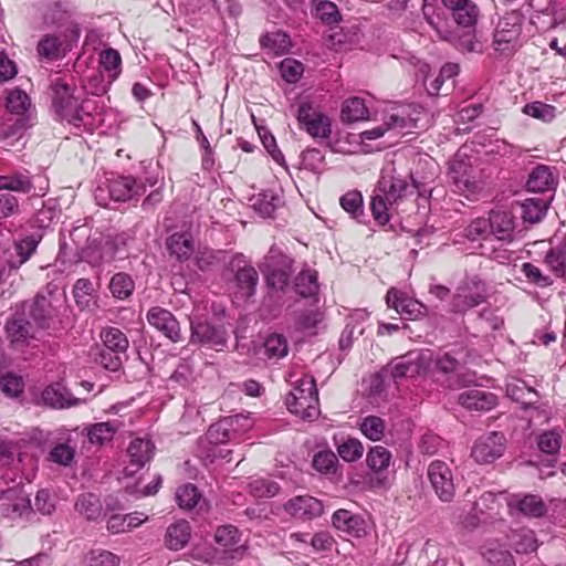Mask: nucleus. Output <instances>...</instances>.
<instances>
[{"instance_id": "nucleus-19", "label": "nucleus", "mask_w": 566, "mask_h": 566, "mask_svg": "<svg viewBox=\"0 0 566 566\" xmlns=\"http://www.w3.org/2000/svg\"><path fill=\"white\" fill-rule=\"evenodd\" d=\"M115 256V248L111 240L99 238L92 239L86 247L81 250V260L92 266H98L103 262H109Z\"/></svg>"}, {"instance_id": "nucleus-13", "label": "nucleus", "mask_w": 566, "mask_h": 566, "mask_svg": "<svg viewBox=\"0 0 566 566\" xmlns=\"http://www.w3.org/2000/svg\"><path fill=\"white\" fill-rule=\"evenodd\" d=\"M428 478L437 496L443 502L452 501L455 494L453 472L449 464L434 460L428 467Z\"/></svg>"}, {"instance_id": "nucleus-18", "label": "nucleus", "mask_w": 566, "mask_h": 566, "mask_svg": "<svg viewBox=\"0 0 566 566\" xmlns=\"http://www.w3.org/2000/svg\"><path fill=\"white\" fill-rule=\"evenodd\" d=\"M109 197L115 201H127L145 193L146 185L132 176H118L108 181Z\"/></svg>"}, {"instance_id": "nucleus-16", "label": "nucleus", "mask_w": 566, "mask_h": 566, "mask_svg": "<svg viewBox=\"0 0 566 566\" xmlns=\"http://www.w3.org/2000/svg\"><path fill=\"white\" fill-rule=\"evenodd\" d=\"M147 321L171 342L177 343L181 339L179 323L168 310L158 306L151 307L147 313Z\"/></svg>"}, {"instance_id": "nucleus-60", "label": "nucleus", "mask_w": 566, "mask_h": 566, "mask_svg": "<svg viewBox=\"0 0 566 566\" xmlns=\"http://www.w3.org/2000/svg\"><path fill=\"white\" fill-rule=\"evenodd\" d=\"M338 459L331 450L317 452L313 458V467L321 473H334L337 469Z\"/></svg>"}, {"instance_id": "nucleus-33", "label": "nucleus", "mask_w": 566, "mask_h": 566, "mask_svg": "<svg viewBox=\"0 0 566 566\" xmlns=\"http://www.w3.org/2000/svg\"><path fill=\"white\" fill-rule=\"evenodd\" d=\"M74 509L87 521H96L103 513L102 501L99 496L94 493H83L78 495Z\"/></svg>"}, {"instance_id": "nucleus-40", "label": "nucleus", "mask_w": 566, "mask_h": 566, "mask_svg": "<svg viewBox=\"0 0 566 566\" xmlns=\"http://www.w3.org/2000/svg\"><path fill=\"white\" fill-rule=\"evenodd\" d=\"M368 108L359 97H352L344 102L342 107V119L346 123H353L367 119Z\"/></svg>"}, {"instance_id": "nucleus-29", "label": "nucleus", "mask_w": 566, "mask_h": 566, "mask_svg": "<svg viewBox=\"0 0 566 566\" xmlns=\"http://www.w3.org/2000/svg\"><path fill=\"white\" fill-rule=\"evenodd\" d=\"M120 427L122 423L116 420L91 424L85 429L87 440L93 446L103 447L113 440Z\"/></svg>"}, {"instance_id": "nucleus-45", "label": "nucleus", "mask_w": 566, "mask_h": 566, "mask_svg": "<svg viewBox=\"0 0 566 566\" xmlns=\"http://www.w3.org/2000/svg\"><path fill=\"white\" fill-rule=\"evenodd\" d=\"M366 462L371 471L380 473L388 469L391 462V453L382 446H375L368 451Z\"/></svg>"}, {"instance_id": "nucleus-44", "label": "nucleus", "mask_w": 566, "mask_h": 566, "mask_svg": "<svg viewBox=\"0 0 566 566\" xmlns=\"http://www.w3.org/2000/svg\"><path fill=\"white\" fill-rule=\"evenodd\" d=\"M336 449L338 455L346 462H355L363 457L364 446L355 438H346L340 441H336Z\"/></svg>"}, {"instance_id": "nucleus-4", "label": "nucleus", "mask_w": 566, "mask_h": 566, "mask_svg": "<svg viewBox=\"0 0 566 566\" xmlns=\"http://www.w3.org/2000/svg\"><path fill=\"white\" fill-rule=\"evenodd\" d=\"M524 14L520 10H511L500 17L493 31V49L503 55H511L521 45Z\"/></svg>"}, {"instance_id": "nucleus-21", "label": "nucleus", "mask_w": 566, "mask_h": 566, "mask_svg": "<svg viewBox=\"0 0 566 566\" xmlns=\"http://www.w3.org/2000/svg\"><path fill=\"white\" fill-rule=\"evenodd\" d=\"M459 403L468 410L489 411L497 403L496 396L481 388H470L458 397Z\"/></svg>"}, {"instance_id": "nucleus-56", "label": "nucleus", "mask_w": 566, "mask_h": 566, "mask_svg": "<svg viewBox=\"0 0 566 566\" xmlns=\"http://www.w3.org/2000/svg\"><path fill=\"white\" fill-rule=\"evenodd\" d=\"M230 424L224 420L220 419L218 422L211 424L207 431V440L211 444H221L234 441V438L229 430Z\"/></svg>"}, {"instance_id": "nucleus-6", "label": "nucleus", "mask_w": 566, "mask_h": 566, "mask_svg": "<svg viewBox=\"0 0 566 566\" xmlns=\"http://www.w3.org/2000/svg\"><path fill=\"white\" fill-rule=\"evenodd\" d=\"M293 260L279 248L271 247L264 256L260 270L270 287L282 291L289 284L292 274Z\"/></svg>"}, {"instance_id": "nucleus-32", "label": "nucleus", "mask_w": 566, "mask_h": 566, "mask_svg": "<svg viewBox=\"0 0 566 566\" xmlns=\"http://www.w3.org/2000/svg\"><path fill=\"white\" fill-rule=\"evenodd\" d=\"M30 316L41 328H50L55 316V308L44 295H36L30 308Z\"/></svg>"}, {"instance_id": "nucleus-2", "label": "nucleus", "mask_w": 566, "mask_h": 566, "mask_svg": "<svg viewBox=\"0 0 566 566\" xmlns=\"http://www.w3.org/2000/svg\"><path fill=\"white\" fill-rule=\"evenodd\" d=\"M214 541L223 547V549L207 547L202 553L196 551L193 556L202 558L211 566H231L245 551L243 546L232 548V546L239 542V531L232 525L218 527L214 534Z\"/></svg>"}, {"instance_id": "nucleus-14", "label": "nucleus", "mask_w": 566, "mask_h": 566, "mask_svg": "<svg viewBox=\"0 0 566 566\" xmlns=\"http://www.w3.org/2000/svg\"><path fill=\"white\" fill-rule=\"evenodd\" d=\"M505 443L503 433L495 431L485 433L475 441L471 455L478 463H492L503 455Z\"/></svg>"}, {"instance_id": "nucleus-12", "label": "nucleus", "mask_w": 566, "mask_h": 566, "mask_svg": "<svg viewBox=\"0 0 566 566\" xmlns=\"http://www.w3.org/2000/svg\"><path fill=\"white\" fill-rule=\"evenodd\" d=\"M488 296L486 284L478 277L465 281L453 296L451 310L464 313L485 302Z\"/></svg>"}, {"instance_id": "nucleus-7", "label": "nucleus", "mask_w": 566, "mask_h": 566, "mask_svg": "<svg viewBox=\"0 0 566 566\" xmlns=\"http://www.w3.org/2000/svg\"><path fill=\"white\" fill-rule=\"evenodd\" d=\"M53 106L61 118L71 124L78 125L88 116L85 103H80L73 90L65 83L56 82L53 86Z\"/></svg>"}, {"instance_id": "nucleus-62", "label": "nucleus", "mask_w": 566, "mask_h": 566, "mask_svg": "<svg viewBox=\"0 0 566 566\" xmlns=\"http://www.w3.org/2000/svg\"><path fill=\"white\" fill-rule=\"evenodd\" d=\"M340 206L342 208L348 212L354 219H358L364 210H363V196L358 191H349L340 197Z\"/></svg>"}, {"instance_id": "nucleus-39", "label": "nucleus", "mask_w": 566, "mask_h": 566, "mask_svg": "<svg viewBox=\"0 0 566 566\" xmlns=\"http://www.w3.org/2000/svg\"><path fill=\"white\" fill-rule=\"evenodd\" d=\"M280 205V196L271 190L259 193L252 202L253 209L264 218L272 217Z\"/></svg>"}, {"instance_id": "nucleus-27", "label": "nucleus", "mask_w": 566, "mask_h": 566, "mask_svg": "<svg viewBox=\"0 0 566 566\" xmlns=\"http://www.w3.org/2000/svg\"><path fill=\"white\" fill-rule=\"evenodd\" d=\"M127 454L130 465L135 467V471H137L153 459L155 444L150 439L135 438L129 442Z\"/></svg>"}, {"instance_id": "nucleus-17", "label": "nucleus", "mask_w": 566, "mask_h": 566, "mask_svg": "<svg viewBox=\"0 0 566 566\" xmlns=\"http://www.w3.org/2000/svg\"><path fill=\"white\" fill-rule=\"evenodd\" d=\"M0 511L11 518L28 516L32 512L31 501L21 490L10 489L0 497Z\"/></svg>"}, {"instance_id": "nucleus-63", "label": "nucleus", "mask_w": 566, "mask_h": 566, "mask_svg": "<svg viewBox=\"0 0 566 566\" xmlns=\"http://www.w3.org/2000/svg\"><path fill=\"white\" fill-rule=\"evenodd\" d=\"M314 15L326 24H335L339 20V12L335 3L319 1L315 4Z\"/></svg>"}, {"instance_id": "nucleus-11", "label": "nucleus", "mask_w": 566, "mask_h": 566, "mask_svg": "<svg viewBox=\"0 0 566 566\" xmlns=\"http://www.w3.org/2000/svg\"><path fill=\"white\" fill-rule=\"evenodd\" d=\"M6 107L7 109L19 117L11 125H6L1 130V136L3 138L14 137L21 135V133L27 128V119L24 115L31 108V99L29 95L15 87L13 90H9L6 96Z\"/></svg>"}, {"instance_id": "nucleus-54", "label": "nucleus", "mask_w": 566, "mask_h": 566, "mask_svg": "<svg viewBox=\"0 0 566 566\" xmlns=\"http://www.w3.org/2000/svg\"><path fill=\"white\" fill-rule=\"evenodd\" d=\"M200 496L197 486L191 483L184 484L176 491V501L179 507L184 510L193 509L198 504Z\"/></svg>"}, {"instance_id": "nucleus-37", "label": "nucleus", "mask_w": 566, "mask_h": 566, "mask_svg": "<svg viewBox=\"0 0 566 566\" xmlns=\"http://www.w3.org/2000/svg\"><path fill=\"white\" fill-rule=\"evenodd\" d=\"M511 545L517 554H528L537 549L538 542L532 530L522 528L512 534Z\"/></svg>"}, {"instance_id": "nucleus-25", "label": "nucleus", "mask_w": 566, "mask_h": 566, "mask_svg": "<svg viewBox=\"0 0 566 566\" xmlns=\"http://www.w3.org/2000/svg\"><path fill=\"white\" fill-rule=\"evenodd\" d=\"M285 511L296 518H314L323 513V504L313 496H296L285 504Z\"/></svg>"}, {"instance_id": "nucleus-20", "label": "nucleus", "mask_w": 566, "mask_h": 566, "mask_svg": "<svg viewBox=\"0 0 566 566\" xmlns=\"http://www.w3.org/2000/svg\"><path fill=\"white\" fill-rule=\"evenodd\" d=\"M191 342L220 349L227 344V333L208 322L191 323Z\"/></svg>"}, {"instance_id": "nucleus-23", "label": "nucleus", "mask_w": 566, "mask_h": 566, "mask_svg": "<svg viewBox=\"0 0 566 566\" xmlns=\"http://www.w3.org/2000/svg\"><path fill=\"white\" fill-rule=\"evenodd\" d=\"M509 507L528 517H542L546 514L547 507L539 495L525 494L506 497Z\"/></svg>"}, {"instance_id": "nucleus-61", "label": "nucleus", "mask_w": 566, "mask_h": 566, "mask_svg": "<svg viewBox=\"0 0 566 566\" xmlns=\"http://www.w3.org/2000/svg\"><path fill=\"white\" fill-rule=\"evenodd\" d=\"M224 420L228 422V424H230L229 430L231 431L234 440L242 437L253 427V420L249 415L238 413L234 416L224 417Z\"/></svg>"}, {"instance_id": "nucleus-31", "label": "nucleus", "mask_w": 566, "mask_h": 566, "mask_svg": "<svg viewBox=\"0 0 566 566\" xmlns=\"http://www.w3.org/2000/svg\"><path fill=\"white\" fill-rule=\"evenodd\" d=\"M333 525L348 535L361 536L365 534L364 521L347 510H337L333 514Z\"/></svg>"}, {"instance_id": "nucleus-34", "label": "nucleus", "mask_w": 566, "mask_h": 566, "mask_svg": "<svg viewBox=\"0 0 566 566\" xmlns=\"http://www.w3.org/2000/svg\"><path fill=\"white\" fill-rule=\"evenodd\" d=\"M238 294L242 300H247L254 295L259 282V274L253 266H244L239 269L235 274Z\"/></svg>"}, {"instance_id": "nucleus-15", "label": "nucleus", "mask_w": 566, "mask_h": 566, "mask_svg": "<svg viewBox=\"0 0 566 566\" xmlns=\"http://www.w3.org/2000/svg\"><path fill=\"white\" fill-rule=\"evenodd\" d=\"M386 303L406 319H417L427 312V307L421 302L395 287L388 290Z\"/></svg>"}, {"instance_id": "nucleus-41", "label": "nucleus", "mask_w": 566, "mask_h": 566, "mask_svg": "<svg viewBox=\"0 0 566 566\" xmlns=\"http://www.w3.org/2000/svg\"><path fill=\"white\" fill-rule=\"evenodd\" d=\"M295 291L302 297H311L317 294V272L314 270H303L295 279Z\"/></svg>"}, {"instance_id": "nucleus-30", "label": "nucleus", "mask_w": 566, "mask_h": 566, "mask_svg": "<svg viewBox=\"0 0 566 566\" xmlns=\"http://www.w3.org/2000/svg\"><path fill=\"white\" fill-rule=\"evenodd\" d=\"M556 177L551 167L537 165L530 174L527 189L533 192H545L555 188Z\"/></svg>"}, {"instance_id": "nucleus-64", "label": "nucleus", "mask_w": 566, "mask_h": 566, "mask_svg": "<svg viewBox=\"0 0 566 566\" xmlns=\"http://www.w3.org/2000/svg\"><path fill=\"white\" fill-rule=\"evenodd\" d=\"M484 558L489 566H516V563L510 551L502 547L489 548L484 553Z\"/></svg>"}, {"instance_id": "nucleus-59", "label": "nucleus", "mask_w": 566, "mask_h": 566, "mask_svg": "<svg viewBox=\"0 0 566 566\" xmlns=\"http://www.w3.org/2000/svg\"><path fill=\"white\" fill-rule=\"evenodd\" d=\"M6 332L11 343L18 345L24 343L30 336V323L24 319H12L7 323Z\"/></svg>"}, {"instance_id": "nucleus-53", "label": "nucleus", "mask_w": 566, "mask_h": 566, "mask_svg": "<svg viewBox=\"0 0 566 566\" xmlns=\"http://www.w3.org/2000/svg\"><path fill=\"white\" fill-rule=\"evenodd\" d=\"M506 394L511 399L522 403H533V396H536V391L523 380H513L506 384Z\"/></svg>"}, {"instance_id": "nucleus-50", "label": "nucleus", "mask_w": 566, "mask_h": 566, "mask_svg": "<svg viewBox=\"0 0 566 566\" xmlns=\"http://www.w3.org/2000/svg\"><path fill=\"white\" fill-rule=\"evenodd\" d=\"M99 64L108 73L111 81H114L120 74L122 57L117 50L106 49L99 54Z\"/></svg>"}, {"instance_id": "nucleus-28", "label": "nucleus", "mask_w": 566, "mask_h": 566, "mask_svg": "<svg viewBox=\"0 0 566 566\" xmlns=\"http://www.w3.org/2000/svg\"><path fill=\"white\" fill-rule=\"evenodd\" d=\"M167 249L178 261L184 262L195 252V241L188 232L172 233L166 241Z\"/></svg>"}, {"instance_id": "nucleus-42", "label": "nucleus", "mask_w": 566, "mask_h": 566, "mask_svg": "<svg viewBox=\"0 0 566 566\" xmlns=\"http://www.w3.org/2000/svg\"><path fill=\"white\" fill-rule=\"evenodd\" d=\"M105 348L117 353H126L129 342L126 335L117 327H106L101 333Z\"/></svg>"}, {"instance_id": "nucleus-24", "label": "nucleus", "mask_w": 566, "mask_h": 566, "mask_svg": "<svg viewBox=\"0 0 566 566\" xmlns=\"http://www.w3.org/2000/svg\"><path fill=\"white\" fill-rule=\"evenodd\" d=\"M384 126L386 130H411L417 127V118L411 116L410 106H394L384 116Z\"/></svg>"}, {"instance_id": "nucleus-1", "label": "nucleus", "mask_w": 566, "mask_h": 566, "mask_svg": "<svg viewBox=\"0 0 566 566\" xmlns=\"http://www.w3.org/2000/svg\"><path fill=\"white\" fill-rule=\"evenodd\" d=\"M450 19L433 6H423V15L439 39L452 43L465 52H481L482 45L475 39V25L480 9L472 0H441Z\"/></svg>"}, {"instance_id": "nucleus-22", "label": "nucleus", "mask_w": 566, "mask_h": 566, "mask_svg": "<svg viewBox=\"0 0 566 566\" xmlns=\"http://www.w3.org/2000/svg\"><path fill=\"white\" fill-rule=\"evenodd\" d=\"M41 398L44 405L55 409L71 408L85 401V399L73 397L70 390L61 382L48 386L42 391Z\"/></svg>"}, {"instance_id": "nucleus-46", "label": "nucleus", "mask_w": 566, "mask_h": 566, "mask_svg": "<svg viewBox=\"0 0 566 566\" xmlns=\"http://www.w3.org/2000/svg\"><path fill=\"white\" fill-rule=\"evenodd\" d=\"M263 348L264 355L269 359L279 360L285 357L289 353L287 339L282 334H272L266 337Z\"/></svg>"}, {"instance_id": "nucleus-5", "label": "nucleus", "mask_w": 566, "mask_h": 566, "mask_svg": "<svg viewBox=\"0 0 566 566\" xmlns=\"http://www.w3.org/2000/svg\"><path fill=\"white\" fill-rule=\"evenodd\" d=\"M285 405L290 412L303 420H315L319 416L318 391L313 376L305 375L286 397Z\"/></svg>"}, {"instance_id": "nucleus-55", "label": "nucleus", "mask_w": 566, "mask_h": 566, "mask_svg": "<svg viewBox=\"0 0 566 566\" xmlns=\"http://www.w3.org/2000/svg\"><path fill=\"white\" fill-rule=\"evenodd\" d=\"M523 113L533 118L549 123L556 117V107L543 102H533L523 107Z\"/></svg>"}, {"instance_id": "nucleus-48", "label": "nucleus", "mask_w": 566, "mask_h": 566, "mask_svg": "<svg viewBox=\"0 0 566 566\" xmlns=\"http://www.w3.org/2000/svg\"><path fill=\"white\" fill-rule=\"evenodd\" d=\"M260 43L263 48L270 49L277 55L286 53L291 48L290 36L281 31L263 35L260 39Z\"/></svg>"}, {"instance_id": "nucleus-9", "label": "nucleus", "mask_w": 566, "mask_h": 566, "mask_svg": "<svg viewBox=\"0 0 566 566\" xmlns=\"http://www.w3.org/2000/svg\"><path fill=\"white\" fill-rule=\"evenodd\" d=\"M431 360V355L422 352H409L406 355L392 359L384 373L397 381L402 378L415 377L424 374Z\"/></svg>"}, {"instance_id": "nucleus-57", "label": "nucleus", "mask_w": 566, "mask_h": 566, "mask_svg": "<svg viewBox=\"0 0 566 566\" xmlns=\"http://www.w3.org/2000/svg\"><path fill=\"white\" fill-rule=\"evenodd\" d=\"M251 494L259 499H268L275 496L280 486L275 481L269 479H255L249 483Z\"/></svg>"}, {"instance_id": "nucleus-26", "label": "nucleus", "mask_w": 566, "mask_h": 566, "mask_svg": "<svg viewBox=\"0 0 566 566\" xmlns=\"http://www.w3.org/2000/svg\"><path fill=\"white\" fill-rule=\"evenodd\" d=\"M488 221L490 222V233L497 240L511 241L513 239L515 223L511 212L491 211Z\"/></svg>"}, {"instance_id": "nucleus-58", "label": "nucleus", "mask_w": 566, "mask_h": 566, "mask_svg": "<svg viewBox=\"0 0 566 566\" xmlns=\"http://www.w3.org/2000/svg\"><path fill=\"white\" fill-rule=\"evenodd\" d=\"M360 430L368 439L379 441L385 433V421L377 416H368L363 419Z\"/></svg>"}, {"instance_id": "nucleus-49", "label": "nucleus", "mask_w": 566, "mask_h": 566, "mask_svg": "<svg viewBox=\"0 0 566 566\" xmlns=\"http://www.w3.org/2000/svg\"><path fill=\"white\" fill-rule=\"evenodd\" d=\"M547 210V202L539 198H530L522 203V218L531 223L542 220Z\"/></svg>"}, {"instance_id": "nucleus-47", "label": "nucleus", "mask_w": 566, "mask_h": 566, "mask_svg": "<svg viewBox=\"0 0 566 566\" xmlns=\"http://www.w3.org/2000/svg\"><path fill=\"white\" fill-rule=\"evenodd\" d=\"M135 289V284L130 275L126 273H116L109 282V290L114 297L125 300L129 297Z\"/></svg>"}, {"instance_id": "nucleus-8", "label": "nucleus", "mask_w": 566, "mask_h": 566, "mask_svg": "<svg viewBox=\"0 0 566 566\" xmlns=\"http://www.w3.org/2000/svg\"><path fill=\"white\" fill-rule=\"evenodd\" d=\"M449 177L454 189L467 197L479 192L482 188L476 170L472 167L467 156L460 151L457 153L450 163Z\"/></svg>"}, {"instance_id": "nucleus-51", "label": "nucleus", "mask_w": 566, "mask_h": 566, "mask_svg": "<svg viewBox=\"0 0 566 566\" xmlns=\"http://www.w3.org/2000/svg\"><path fill=\"white\" fill-rule=\"evenodd\" d=\"M119 563V556L103 548L91 549L85 555L86 566H118Z\"/></svg>"}, {"instance_id": "nucleus-43", "label": "nucleus", "mask_w": 566, "mask_h": 566, "mask_svg": "<svg viewBox=\"0 0 566 566\" xmlns=\"http://www.w3.org/2000/svg\"><path fill=\"white\" fill-rule=\"evenodd\" d=\"M33 188L30 177L22 172L0 176V190L28 193Z\"/></svg>"}, {"instance_id": "nucleus-52", "label": "nucleus", "mask_w": 566, "mask_h": 566, "mask_svg": "<svg viewBox=\"0 0 566 566\" xmlns=\"http://www.w3.org/2000/svg\"><path fill=\"white\" fill-rule=\"evenodd\" d=\"M41 240H42V233L34 232L30 235L24 237L23 239L19 240L15 243V251H17L18 256L20 258L19 264L17 266L23 264L24 262H27L30 259V256L36 250Z\"/></svg>"}, {"instance_id": "nucleus-35", "label": "nucleus", "mask_w": 566, "mask_h": 566, "mask_svg": "<svg viewBox=\"0 0 566 566\" xmlns=\"http://www.w3.org/2000/svg\"><path fill=\"white\" fill-rule=\"evenodd\" d=\"M191 527L187 521H178L167 528L166 543L170 549H181L189 542Z\"/></svg>"}, {"instance_id": "nucleus-38", "label": "nucleus", "mask_w": 566, "mask_h": 566, "mask_svg": "<svg viewBox=\"0 0 566 566\" xmlns=\"http://www.w3.org/2000/svg\"><path fill=\"white\" fill-rule=\"evenodd\" d=\"M545 264L558 277L565 275L566 272V235L560 245L549 249L544 259Z\"/></svg>"}, {"instance_id": "nucleus-36", "label": "nucleus", "mask_w": 566, "mask_h": 566, "mask_svg": "<svg viewBox=\"0 0 566 566\" xmlns=\"http://www.w3.org/2000/svg\"><path fill=\"white\" fill-rule=\"evenodd\" d=\"M73 296L81 310H90L95 305V289L88 279H78L73 286Z\"/></svg>"}, {"instance_id": "nucleus-3", "label": "nucleus", "mask_w": 566, "mask_h": 566, "mask_svg": "<svg viewBox=\"0 0 566 566\" xmlns=\"http://www.w3.org/2000/svg\"><path fill=\"white\" fill-rule=\"evenodd\" d=\"M415 190H418V193L423 196L419 185L412 179L409 171L397 167L394 161L385 164L378 180V191L386 197L387 201L397 202L412 195Z\"/></svg>"}, {"instance_id": "nucleus-10", "label": "nucleus", "mask_w": 566, "mask_h": 566, "mask_svg": "<svg viewBox=\"0 0 566 566\" xmlns=\"http://www.w3.org/2000/svg\"><path fill=\"white\" fill-rule=\"evenodd\" d=\"M300 128L314 139H328L332 134V124L328 116L319 112L308 102H302L297 109Z\"/></svg>"}]
</instances>
